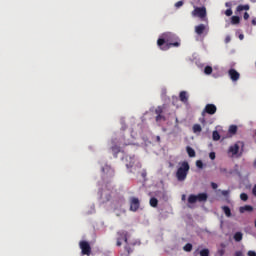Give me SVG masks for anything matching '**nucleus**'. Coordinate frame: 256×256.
<instances>
[{
    "label": "nucleus",
    "mask_w": 256,
    "mask_h": 256,
    "mask_svg": "<svg viewBox=\"0 0 256 256\" xmlns=\"http://www.w3.org/2000/svg\"><path fill=\"white\" fill-rule=\"evenodd\" d=\"M223 195H227V191H224V192H223Z\"/></svg>",
    "instance_id": "09e8293b"
},
{
    "label": "nucleus",
    "mask_w": 256,
    "mask_h": 256,
    "mask_svg": "<svg viewBox=\"0 0 256 256\" xmlns=\"http://www.w3.org/2000/svg\"><path fill=\"white\" fill-rule=\"evenodd\" d=\"M220 171H221V173H226V172H227V169L221 168Z\"/></svg>",
    "instance_id": "79ce46f5"
},
{
    "label": "nucleus",
    "mask_w": 256,
    "mask_h": 256,
    "mask_svg": "<svg viewBox=\"0 0 256 256\" xmlns=\"http://www.w3.org/2000/svg\"><path fill=\"white\" fill-rule=\"evenodd\" d=\"M117 242L116 245L117 247H121V245H123V241L124 243H126V245L124 246V251L121 254L122 256H130L131 253H133L135 244H129L127 237H129V233L125 230L119 231L117 232Z\"/></svg>",
    "instance_id": "f03ea898"
},
{
    "label": "nucleus",
    "mask_w": 256,
    "mask_h": 256,
    "mask_svg": "<svg viewBox=\"0 0 256 256\" xmlns=\"http://www.w3.org/2000/svg\"><path fill=\"white\" fill-rule=\"evenodd\" d=\"M179 99L182 103H188L189 95L187 94V91H181L179 94Z\"/></svg>",
    "instance_id": "ddd939ff"
},
{
    "label": "nucleus",
    "mask_w": 256,
    "mask_h": 256,
    "mask_svg": "<svg viewBox=\"0 0 256 256\" xmlns=\"http://www.w3.org/2000/svg\"><path fill=\"white\" fill-rule=\"evenodd\" d=\"M201 131H203V128H201V125L199 124L193 125V133H201Z\"/></svg>",
    "instance_id": "4be33fe9"
},
{
    "label": "nucleus",
    "mask_w": 256,
    "mask_h": 256,
    "mask_svg": "<svg viewBox=\"0 0 256 256\" xmlns=\"http://www.w3.org/2000/svg\"><path fill=\"white\" fill-rule=\"evenodd\" d=\"M209 249L204 248L200 251V256H209Z\"/></svg>",
    "instance_id": "bb28decb"
},
{
    "label": "nucleus",
    "mask_w": 256,
    "mask_h": 256,
    "mask_svg": "<svg viewBox=\"0 0 256 256\" xmlns=\"http://www.w3.org/2000/svg\"><path fill=\"white\" fill-rule=\"evenodd\" d=\"M245 21H247V19H249V13L245 12L243 15Z\"/></svg>",
    "instance_id": "ea45409f"
},
{
    "label": "nucleus",
    "mask_w": 256,
    "mask_h": 256,
    "mask_svg": "<svg viewBox=\"0 0 256 256\" xmlns=\"http://www.w3.org/2000/svg\"><path fill=\"white\" fill-rule=\"evenodd\" d=\"M157 205H159V200L155 197L150 198V207L156 208Z\"/></svg>",
    "instance_id": "a211bd4d"
},
{
    "label": "nucleus",
    "mask_w": 256,
    "mask_h": 256,
    "mask_svg": "<svg viewBox=\"0 0 256 256\" xmlns=\"http://www.w3.org/2000/svg\"><path fill=\"white\" fill-rule=\"evenodd\" d=\"M252 25H256V20H252Z\"/></svg>",
    "instance_id": "a18cd8bd"
},
{
    "label": "nucleus",
    "mask_w": 256,
    "mask_h": 256,
    "mask_svg": "<svg viewBox=\"0 0 256 256\" xmlns=\"http://www.w3.org/2000/svg\"><path fill=\"white\" fill-rule=\"evenodd\" d=\"M183 5H184L183 1H178L175 3L174 7H176V9H179V8L183 7Z\"/></svg>",
    "instance_id": "c756f323"
},
{
    "label": "nucleus",
    "mask_w": 256,
    "mask_h": 256,
    "mask_svg": "<svg viewBox=\"0 0 256 256\" xmlns=\"http://www.w3.org/2000/svg\"><path fill=\"white\" fill-rule=\"evenodd\" d=\"M228 153H231L232 156L237 155L239 153V144H234L229 147Z\"/></svg>",
    "instance_id": "4468645a"
},
{
    "label": "nucleus",
    "mask_w": 256,
    "mask_h": 256,
    "mask_svg": "<svg viewBox=\"0 0 256 256\" xmlns=\"http://www.w3.org/2000/svg\"><path fill=\"white\" fill-rule=\"evenodd\" d=\"M209 199V195L207 193H199L198 195L191 194L188 197V203L193 205L194 203H205Z\"/></svg>",
    "instance_id": "20e7f679"
},
{
    "label": "nucleus",
    "mask_w": 256,
    "mask_h": 256,
    "mask_svg": "<svg viewBox=\"0 0 256 256\" xmlns=\"http://www.w3.org/2000/svg\"><path fill=\"white\" fill-rule=\"evenodd\" d=\"M183 250L186 251V253H191L193 251V244L187 243L184 247Z\"/></svg>",
    "instance_id": "6ab92c4d"
},
{
    "label": "nucleus",
    "mask_w": 256,
    "mask_h": 256,
    "mask_svg": "<svg viewBox=\"0 0 256 256\" xmlns=\"http://www.w3.org/2000/svg\"><path fill=\"white\" fill-rule=\"evenodd\" d=\"M240 199H241V201H248L249 195H247V193H241Z\"/></svg>",
    "instance_id": "cd10ccee"
},
{
    "label": "nucleus",
    "mask_w": 256,
    "mask_h": 256,
    "mask_svg": "<svg viewBox=\"0 0 256 256\" xmlns=\"http://www.w3.org/2000/svg\"><path fill=\"white\" fill-rule=\"evenodd\" d=\"M252 195H254V197H256V184L252 188Z\"/></svg>",
    "instance_id": "e433bc0d"
},
{
    "label": "nucleus",
    "mask_w": 256,
    "mask_h": 256,
    "mask_svg": "<svg viewBox=\"0 0 256 256\" xmlns=\"http://www.w3.org/2000/svg\"><path fill=\"white\" fill-rule=\"evenodd\" d=\"M196 167H198V169H203V161L197 160L196 161Z\"/></svg>",
    "instance_id": "7c9ffc66"
},
{
    "label": "nucleus",
    "mask_w": 256,
    "mask_h": 256,
    "mask_svg": "<svg viewBox=\"0 0 256 256\" xmlns=\"http://www.w3.org/2000/svg\"><path fill=\"white\" fill-rule=\"evenodd\" d=\"M218 255L224 256L225 255V249L218 250Z\"/></svg>",
    "instance_id": "c9c22d12"
},
{
    "label": "nucleus",
    "mask_w": 256,
    "mask_h": 256,
    "mask_svg": "<svg viewBox=\"0 0 256 256\" xmlns=\"http://www.w3.org/2000/svg\"><path fill=\"white\" fill-rule=\"evenodd\" d=\"M204 73H205V75H211V74L213 73V67H211V66H206V67L204 68Z\"/></svg>",
    "instance_id": "393cba45"
},
{
    "label": "nucleus",
    "mask_w": 256,
    "mask_h": 256,
    "mask_svg": "<svg viewBox=\"0 0 256 256\" xmlns=\"http://www.w3.org/2000/svg\"><path fill=\"white\" fill-rule=\"evenodd\" d=\"M225 15H226L227 17H231V16L233 15V10L227 9V10L225 11Z\"/></svg>",
    "instance_id": "473e14b6"
},
{
    "label": "nucleus",
    "mask_w": 256,
    "mask_h": 256,
    "mask_svg": "<svg viewBox=\"0 0 256 256\" xmlns=\"http://www.w3.org/2000/svg\"><path fill=\"white\" fill-rule=\"evenodd\" d=\"M234 240H235L237 243L243 241V233H241V232H236V233L234 234Z\"/></svg>",
    "instance_id": "dca6fc26"
},
{
    "label": "nucleus",
    "mask_w": 256,
    "mask_h": 256,
    "mask_svg": "<svg viewBox=\"0 0 256 256\" xmlns=\"http://www.w3.org/2000/svg\"><path fill=\"white\" fill-rule=\"evenodd\" d=\"M161 120L165 121V116H163V115H161V114H157V116H156V121L159 122V121H161Z\"/></svg>",
    "instance_id": "2f4dec72"
},
{
    "label": "nucleus",
    "mask_w": 256,
    "mask_h": 256,
    "mask_svg": "<svg viewBox=\"0 0 256 256\" xmlns=\"http://www.w3.org/2000/svg\"><path fill=\"white\" fill-rule=\"evenodd\" d=\"M206 27L205 24H199L198 26L195 27V33L197 35H203V33H205L206 31Z\"/></svg>",
    "instance_id": "f8f14e48"
},
{
    "label": "nucleus",
    "mask_w": 256,
    "mask_h": 256,
    "mask_svg": "<svg viewBox=\"0 0 256 256\" xmlns=\"http://www.w3.org/2000/svg\"><path fill=\"white\" fill-rule=\"evenodd\" d=\"M239 211H240V213H245V211L251 212V211H253V206H251V205L242 206V207H240Z\"/></svg>",
    "instance_id": "2eb2a0df"
},
{
    "label": "nucleus",
    "mask_w": 256,
    "mask_h": 256,
    "mask_svg": "<svg viewBox=\"0 0 256 256\" xmlns=\"http://www.w3.org/2000/svg\"><path fill=\"white\" fill-rule=\"evenodd\" d=\"M209 158H210L212 161H215V152H210Z\"/></svg>",
    "instance_id": "72a5a7b5"
},
{
    "label": "nucleus",
    "mask_w": 256,
    "mask_h": 256,
    "mask_svg": "<svg viewBox=\"0 0 256 256\" xmlns=\"http://www.w3.org/2000/svg\"><path fill=\"white\" fill-rule=\"evenodd\" d=\"M205 113L207 115H215L217 113V106L215 104H207L202 111V117H205Z\"/></svg>",
    "instance_id": "0eeeda50"
},
{
    "label": "nucleus",
    "mask_w": 256,
    "mask_h": 256,
    "mask_svg": "<svg viewBox=\"0 0 256 256\" xmlns=\"http://www.w3.org/2000/svg\"><path fill=\"white\" fill-rule=\"evenodd\" d=\"M200 122L203 123V125H205V118L200 119Z\"/></svg>",
    "instance_id": "c03bdc74"
},
{
    "label": "nucleus",
    "mask_w": 256,
    "mask_h": 256,
    "mask_svg": "<svg viewBox=\"0 0 256 256\" xmlns=\"http://www.w3.org/2000/svg\"><path fill=\"white\" fill-rule=\"evenodd\" d=\"M212 138H213V141H219V139H221V135H219L218 131H213Z\"/></svg>",
    "instance_id": "b1692460"
},
{
    "label": "nucleus",
    "mask_w": 256,
    "mask_h": 256,
    "mask_svg": "<svg viewBox=\"0 0 256 256\" xmlns=\"http://www.w3.org/2000/svg\"><path fill=\"white\" fill-rule=\"evenodd\" d=\"M157 141H161V137L157 136Z\"/></svg>",
    "instance_id": "49530a36"
},
{
    "label": "nucleus",
    "mask_w": 256,
    "mask_h": 256,
    "mask_svg": "<svg viewBox=\"0 0 256 256\" xmlns=\"http://www.w3.org/2000/svg\"><path fill=\"white\" fill-rule=\"evenodd\" d=\"M189 162L184 161L176 171V178L178 181H185L187 175H189Z\"/></svg>",
    "instance_id": "7ed1b4c3"
},
{
    "label": "nucleus",
    "mask_w": 256,
    "mask_h": 256,
    "mask_svg": "<svg viewBox=\"0 0 256 256\" xmlns=\"http://www.w3.org/2000/svg\"><path fill=\"white\" fill-rule=\"evenodd\" d=\"M111 151L114 155V157H117V155H119V153H121V146L117 145V139H112L111 140Z\"/></svg>",
    "instance_id": "6e6552de"
},
{
    "label": "nucleus",
    "mask_w": 256,
    "mask_h": 256,
    "mask_svg": "<svg viewBox=\"0 0 256 256\" xmlns=\"http://www.w3.org/2000/svg\"><path fill=\"white\" fill-rule=\"evenodd\" d=\"M79 247L82 251V255H91V244H89V242L82 240L79 242Z\"/></svg>",
    "instance_id": "423d86ee"
},
{
    "label": "nucleus",
    "mask_w": 256,
    "mask_h": 256,
    "mask_svg": "<svg viewBox=\"0 0 256 256\" xmlns=\"http://www.w3.org/2000/svg\"><path fill=\"white\" fill-rule=\"evenodd\" d=\"M157 45L161 51H168L171 47H179L181 42L177 41V36L171 32L162 34V38L157 40Z\"/></svg>",
    "instance_id": "f257e3e1"
},
{
    "label": "nucleus",
    "mask_w": 256,
    "mask_h": 256,
    "mask_svg": "<svg viewBox=\"0 0 256 256\" xmlns=\"http://www.w3.org/2000/svg\"><path fill=\"white\" fill-rule=\"evenodd\" d=\"M228 75L232 81H239V77H241V74L233 68L228 71Z\"/></svg>",
    "instance_id": "9d476101"
},
{
    "label": "nucleus",
    "mask_w": 256,
    "mask_h": 256,
    "mask_svg": "<svg viewBox=\"0 0 256 256\" xmlns=\"http://www.w3.org/2000/svg\"><path fill=\"white\" fill-rule=\"evenodd\" d=\"M186 151H187V154L189 155V157H195V150L193 148H191V146H187Z\"/></svg>",
    "instance_id": "412c9836"
},
{
    "label": "nucleus",
    "mask_w": 256,
    "mask_h": 256,
    "mask_svg": "<svg viewBox=\"0 0 256 256\" xmlns=\"http://www.w3.org/2000/svg\"><path fill=\"white\" fill-rule=\"evenodd\" d=\"M141 203L139 202V198L132 197L130 199V211H138Z\"/></svg>",
    "instance_id": "1a4fd4ad"
},
{
    "label": "nucleus",
    "mask_w": 256,
    "mask_h": 256,
    "mask_svg": "<svg viewBox=\"0 0 256 256\" xmlns=\"http://www.w3.org/2000/svg\"><path fill=\"white\" fill-rule=\"evenodd\" d=\"M229 133H231V135H235V133H237V126L236 125H231L229 127Z\"/></svg>",
    "instance_id": "a878e982"
},
{
    "label": "nucleus",
    "mask_w": 256,
    "mask_h": 256,
    "mask_svg": "<svg viewBox=\"0 0 256 256\" xmlns=\"http://www.w3.org/2000/svg\"><path fill=\"white\" fill-rule=\"evenodd\" d=\"M239 39H240L241 41H243V39H244L243 34H240V35H239Z\"/></svg>",
    "instance_id": "37998d69"
},
{
    "label": "nucleus",
    "mask_w": 256,
    "mask_h": 256,
    "mask_svg": "<svg viewBox=\"0 0 256 256\" xmlns=\"http://www.w3.org/2000/svg\"><path fill=\"white\" fill-rule=\"evenodd\" d=\"M155 113H156V115H161V113H163V109L157 108V109L155 110Z\"/></svg>",
    "instance_id": "f704fd0d"
},
{
    "label": "nucleus",
    "mask_w": 256,
    "mask_h": 256,
    "mask_svg": "<svg viewBox=\"0 0 256 256\" xmlns=\"http://www.w3.org/2000/svg\"><path fill=\"white\" fill-rule=\"evenodd\" d=\"M235 256H243V252H241V251H236V252H235Z\"/></svg>",
    "instance_id": "a19ab883"
},
{
    "label": "nucleus",
    "mask_w": 256,
    "mask_h": 256,
    "mask_svg": "<svg viewBox=\"0 0 256 256\" xmlns=\"http://www.w3.org/2000/svg\"><path fill=\"white\" fill-rule=\"evenodd\" d=\"M252 1V3H255V0H251Z\"/></svg>",
    "instance_id": "8fccbe9b"
},
{
    "label": "nucleus",
    "mask_w": 256,
    "mask_h": 256,
    "mask_svg": "<svg viewBox=\"0 0 256 256\" xmlns=\"http://www.w3.org/2000/svg\"><path fill=\"white\" fill-rule=\"evenodd\" d=\"M248 256H256V252L255 251H248Z\"/></svg>",
    "instance_id": "58836bf2"
},
{
    "label": "nucleus",
    "mask_w": 256,
    "mask_h": 256,
    "mask_svg": "<svg viewBox=\"0 0 256 256\" xmlns=\"http://www.w3.org/2000/svg\"><path fill=\"white\" fill-rule=\"evenodd\" d=\"M222 209L226 217H231V208H229V206H223Z\"/></svg>",
    "instance_id": "5701e85b"
},
{
    "label": "nucleus",
    "mask_w": 256,
    "mask_h": 256,
    "mask_svg": "<svg viewBox=\"0 0 256 256\" xmlns=\"http://www.w3.org/2000/svg\"><path fill=\"white\" fill-rule=\"evenodd\" d=\"M192 17H199L200 19H205L207 17V8H205V6L194 7V10L192 11Z\"/></svg>",
    "instance_id": "39448f33"
},
{
    "label": "nucleus",
    "mask_w": 256,
    "mask_h": 256,
    "mask_svg": "<svg viewBox=\"0 0 256 256\" xmlns=\"http://www.w3.org/2000/svg\"><path fill=\"white\" fill-rule=\"evenodd\" d=\"M130 159H131L130 163L126 164L127 169H131V167L135 165V158L130 157Z\"/></svg>",
    "instance_id": "c85d7f7f"
},
{
    "label": "nucleus",
    "mask_w": 256,
    "mask_h": 256,
    "mask_svg": "<svg viewBox=\"0 0 256 256\" xmlns=\"http://www.w3.org/2000/svg\"><path fill=\"white\" fill-rule=\"evenodd\" d=\"M240 21H241V18H239V16H232L231 18L232 25H239Z\"/></svg>",
    "instance_id": "aec40b11"
},
{
    "label": "nucleus",
    "mask_w": 256,
    "mask_h": 256,
    "mask_svg": "<svg viewBox=\"0 0 256 256\" xmlns=\"http://www.w3.org/2000/svg\"><path fill=\"white\" fill-rule=\"evenodd\" d=\"M211 187H212V189H217V187H219V186L217 185V183L212 182Z\"/></svg>",
    "instance_id": "4c0bfd02"
},
{
    "label": "nucleus",
    "mask_w": 256,
    "mask_h": 256,
    "mask_svg": "<svg viewBox=\"0 0 256 256\" xmlns=\"http://www.w3.org/2000/svg\"><path fill=\"white\" fill-rule=\"evenodd\" d=\"M103 173H106V175H109V177H113L115 175V170L111 168V166L106 165L102 168Z\"/></svg>",
    "instance_id": "9b49d317"
},
{
    "label": "nucleus",
    "mask_w": 256,
    "mask_h": 256,
    "mask_svg": "<svg viewBox=\"0 0 256 256\" xmlns=\"http://www.w3.org/2000/svg\"><path fill=\"white\" fill-rule=\"evenodd\" d=\"M182 201H185V195H182Z\"/></svg>",
    "instance_id": "de8ad7c7"
},
{
    "label": "nucleus",
    "mask_w": 256,
    "mask_h": 256,
    "mask_svg": "<svg viewBox=\"0 0 256 256\" xmlns=\"http://www.w3.org/2000/svg\"><path fill=\"white\" fill-rule=\"evenodd\" d=\"M250 6L248 4L246 5H238L237 6V11L241 12V11H249Z\"/></svg>",
    "instance_id": "f3484780"
}]
</instances>
